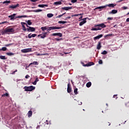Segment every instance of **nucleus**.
<instances>
[{
	"label": "nucleus",
	"instance_id": "nucleus-52",
	"mask_svg": "<svg viewBox=\"0 0 129 129\" xmlns=\"http://www.w3.org/2000/svg\"><path fill=\"white\" fill-rule=\"evenodd\" d=\"M16 72H18V70H16V71H14L12 72V74H15L16 73Z\"/></svg>",
	"mask_w": 129,
	"mask_h": 129
},
{
	"label": "nucleus",
	"instance_id": "nucleus-6",
	"mask_svg": "<svg viewBox=\"0 0 129 129\" xmlns=\"http://www.w3.org/2000/svg\"><path fill=\"white\" fill-rule=\"evenodd\" d=\"M22 53H29L32 52V48H25L21 50Z\"/></svg>",
	"mask_w": 129,
	"mask_h": 129
},
{
	"label": "nucleus",
	"instance_id": "nucleus-1",
	"mask_svg": "<svg viewBox=\"0 0 129 129\" xmlns=\"http://www.w3.org/2000/svg\"><path fill=\"white\" fill-rule=\"evenodd\" d=\"M64 27H56V26H51V27H47L44 26L41 28V30H42V32H45L46 30H47V32H49V31H52V30H59L60 29H63Z\"/></svg>",
	"mask_w": 129,
	"mask_h": 129
},
{
	"label": "nucleus",
	"instance_id": "nucleus-46",
	"mask_svg": "<svg viewBox=\"0 0 129 129\" xmlns=\"http://www.w3.org/2000/svg\"><path fill=\"white\" fill-rule=\"evenodd\" d=\"M62 40V38H55L56 41H61Z\"/></svg>",
	"mask_w": 129,
	"mask_h": 129
},
{
	"label": "nucleus",
	"instance_id": "nucleus-23",
	"mask_svg": "<svg viewBox=\"0 0 129 129\" xmlns=\"http://www.w3.org/2000/svg\"><path fill=\"white\" fill-rule=\"evenodd\" d=\"M0 59L2 60H7L8 59V57H6V56L5 55H0Z\"/></svg>",
	"mask_w": 129,
	"mask_h": 129
},
{
	"label": "nucleus",
	"instance_id": "nucleus-48",
	"mask_svg": "<svg viewBox=\"0 0 129 129\" xmlns=\"http://www.w3.org/2000/svg\"><path fill=\"white\" fill-rule=\"evenodd\" d=\"M122 9H123V10H127V7H123L122 8Z\"/></svg>",
	"mask_w": 129,
	"mask_h": 129
},
{
	"label": "nucleus",
	"instance_id": "nucleus-38",
	"mask_svg": "<svg viewBox=\"0 0 129 129\" xmlns=\"http://www.w3.org/2000/svg\"><path fill=\"white\" fill-rule=\"evenodd\" d=\"M27 24L29 25V26H31L32 25V22H31V20H28L27 21Z\"/></svg>",
	"mask_w": 129,
	"mask_h": 129
},
{
	"label": "nucleus",
	"instance_id": "nucleus-15",
	"mask_svg": "<svg viewBox=\"0 0 129 129\" xmlns=\"http://www.w3.org/2000/svg\"><path fill=\"white\" fill-rule=\"evenodd\" d=\"M25 24H26V23H25V22H21V24L22 26L23 31H27V29L26 28V27L25 26Z\"/></svg>",
	"mask_w": 129,
	"mask_h": 129
},
{
	"label": "nucleus",
	"instance_id": "nucleus-19",
	"mask_svg": "<svg viewBox=\"0 0 129 129\" xmlns=\"http://www.w3.org/2000/svg\"><path fill=\"white\" fill-rule=\"evenodd\" d=\"M39 63H38L37 61H33L31 63H30L29 64V66H31V65H38Z\"/></svg>",
	"mask_w": 129,
	"mask_h": 129
},
{
	"label": "nucleus",
	"instance_id": "nucleus-21",
	"mask_svg": "<svg viewBox=\"0 0 129 129\" xmlns=\"http://www.w3.org/2000/svg\"><path fill=\"white\" fill-rule=\"evenodd\" d=\"M109 14H112L113 15H114V14H117V10H113L109 13Z\"/></svg>",
	"mask_w": 129,
	"mask_h": 129
},
{
	"label": "nucleus",
	"instance_id": "nucleus-37",
	"mask_svg": "<svg viewBox=\"0 0 129 129\" xmlns=\"http://www.w3.org/2000/svg\"><path fill=\"white\" fill-rule=\"evenodd\" d=\"M3 4H11L10 1H6L3 2Z\"/></svg>",
	"mask_w": 129,
	"mask_h": 129
},
{
	"label": "nucleus",
	"instance_id": "nucleus-47",
	"mask_svg": "<svg viewBox=\"0 0 129 129\" xmlns=\"http://www.w3.org/2000/svg\"><path fill=\"white\" fill-rule=\"evenodd\" d=\"M29 77H30V76H29V75H27L25 76L26 79H28V78H29Z\"/></svg>",
	"mask_w": 129,
	"mask_h": 129
},
{
	"label": "nucleus",
	"instance_id": "nucleus-30",
	"mask_svg": "<svg viewBox=\"0 0 129 129\" xmlns=\"http://www.w3.org/2000/svg\"><path fill=\"white\" fill-rule=\"evenodd\" d=\"M105 8H106V6H100V7L96 8V9H98L99 10H100L101 9H105Z\"/></svg>",
	"mask_w": 129,
	"mask_h": 129
},
{
	"label": "nucleus",
	"instance_id": "nucleus-54",
	"mask_svg": "<svg viewBox=\"0 0 129 129\" xmlns=\"http://www.w3.org/2000/svg\"><path fill=\"white\" fill-rule=\"evenodd\" d=\"M35 81H36V82H38V81H39V79L38 78H36Z\"/></svg>",
	"mask_w": 129,
	"mask_h": 129
},
{
	"label": "nucleus",
	"instance_id": "nucleus-41",
	"mask_svg": "<svg viewBox=\"0 0 129 129\" xmlns=\"http://www.w3.org/2000/svg\"><path fill=\"white\" fill-rule=\"evenodd\" d=\"M71 3H73V4L77 3V0H71Z\"/></svg>",
	"mask_w": 129,
	"mask_h": 129
},
{
	"label": "nucleus",
	"instance_id": "nucleus-20",
	"mask_svg": "<svg viewBox=\"0 0 129 129\" xmlns=\"http://www.w3.org/2000/svg\"><path fill=\"white\" fill-rule=\"evenodd\" d=\"M115 5H114V4H110L109 5H106V6H105L106 8V7H109V8H113Z\"/></svg>",
	"mask_w": 129,
	"mask_h": 129
},
{
	"label": "nucleus",
	"instance_id": "nucleus-22",
	"mask_svg": "<svg viewBox=\"0 0 129 129\" xmlns=\"http://www.w3.org/2000/svg\"><path fill=\"white\" fill-rule=\"evenodd\" d=\"M38 7V8H44L45 7H48V5H44V4L39 5Z\"/></svg>",
	"mask_w": 129,
	"mask_h": 129
},
{
	"label": "nucleus",
	"instance_id": "nucleus-62",
	"mask_svg": "<svg viewBox=\"0 0 129 129\" xmlns=\"http://www.w3.org/2000/svg\"><path fill=\"white\" fill-rule=\"evenodd\" d=\"M6 23H7V22H1L2 24L3 25V24H6Z\"/></svg>",
	"mask_w": 129,
	"mask_h": 129
},
{
	"label": "nucleus",
	"instance_id": "nucleus-56",
	"mask_svg": "<svg viewBox=\"0 0 129 129\" xmlns=\"http://www.w3.org/2000/svg\"><path fill=\"white\" fill-rule=\"evenodd\" d=\"M6 47H9V46H11V44H6Z\"/></svg>",
	"mask_w": 129,
	"mask_h": 129
},
{
	"label": "nucleus",
	"instance_id": "nucleus-39",
	"mask_svg": "<svg viewBox=\"0 0 129 129\" xmlns=\"http://www.w3.org/2000/svg\"><path fill=\"white\" fill-rule=\"evenodd\" d=\"M82 64L83 66H84V67H88V63L85 64L84 63L82 62Z\"/></svg>",
	"mask_w": 129,
	"mask_h": 129
},
{
	"label": "nucleus",
	"instance_id": "nucleus-13",
	"mask_svg": "<svg viewBox=\"0 0 129 129\" xmlns=\"http://www.w3.org/2000/svg\"><path fill=\"white\" fill-rule=\"evenodd\" d=\"M103 37V35L100 34L99 35H98L94 38V40H98L100 39V38H102Z\"/></svg>",
	"mask_w": 129,
	"mask_h": 129
},
{
	"label": "nucleus",
	"instance_id": "nucleus-42",
	"mask_svg": "<svg viewBox=\"0 0 129 129\" xmlns=\"http://www.w3.org/2000/svg\"><path fill=\"white\" fill-rule=\"evenodd\" d=\"M28 37L29 39H31L32 38V35H31V34L28 35Z\"/></svg>",
	"mask_w": 129,
	"mask_h": 129
},
{
	"label": "nucleus",
	"instance_id": "nucleus-10",
	"mask_svg": "<svg viewBox=\"0 0 129 129\" xmlns=\"http://www.w3.org/2000/svg\"><path fill=\"white\" fill-rule=\"evenodd\" d=\"M52 36H58V37H62L63 35L61 33H53L52 34Z\"/></svg>",
	"mask_w": 129,
	"mask_h": 129
},
{
	"label": "nucleus",
	"instance_id": "nucleus-9",
	"mask_svg": "<svg viewBox=\"0 0 129 129\" xmlns=\"http://www.w3.org/2000/svg\"><path fill=\"white\" fill-rule=\"evenodd\" d=\"M47 32H44L43 33V34H40L38 35V37H41V39H44V38H46V36H47Z\"/></svg>",
	"mask_w": 129,
	"mask_h": 129
},
{
	"label": "nucleus",
	"instance_id": "nucleus-36",
	"mask_svg": "<svg viewBox=\"0 0 129 129\" xmlns=\"http://www.w3.org/2000/svg\"><path fill=\"white\" fill-rule=\"evenodd\" d=\"M82 14H75V15H72V17H78V16H82Z\"/></svg>",
	"mask_w": 129,
	"mask_h": 129
},
{
	"label": "nucleus",
	"instance_id": "nucleus-44",
	"mask_svg": "<svg viewBox=\"0 0 129 129\" xmlns=\"http://www.w3.org/2000/svg\"><path fill=\"white\" fill-rule=\"evenodd\" d=\"M110 36H112V34H107L105 36V38H106V37H109Z\"/></svg>",
	"mask_w": 129,
	"mask_h": 129
},
{
	"label": "nucleus",
	"instance_id": "nucleus-40",
	"mask_svg": "<svg viewBox=\"0 0 129 129\" xmlns=\"http://www.w3.org/2000/svg\"><path fill=\"white\" fill-rule=\"evenodd\" d=\"M32 38H35V37H37V34H33L31 35Z\"/></svg>",
	"mask_w": 129,
	"mask_h": 129
},
{
	"label": "nucleus",
	"instance_id": "nucleus-14",
	"mask_svg": "<svg viewBox=\"0 0 129 129\" xmlns=\"http://www.w3.org/2000/svg\"><path fill=\"white\" fill-rule=\"evenodd\" d=\"M72 7H63L61 9L64 10V11H69V10H72Z\"/></svg>",
	"mask_w": 129,
	"mask_h": 129
},
{
	"label": "nucleus",
	"instance_id": "nucleus-18",
	"mask_svg": "<svg viewBox=\"0 0 129 129\" xmlns=\"http://www.w3.org/2000/svg\"><path fill=\"white\" fill-rule=\"evenodd\" d=\"M101 30V28L100 27H96V28H93L91 29V31H99Z\"/></svg>",
	"mask_w": 129,
	"mask_h": 129
},
{
	"label": "nucleus",
	"instance_id": "nucleus-4",
	"mask_svg": "<svg viewBox=\"0 0 129 129\" xmlns=\"http://www.w3.org/2000/svg\"><path fill=\"white\" fill-rule=\"evenodd\" d=\"M14 32H15L14 28H8L2 31V35H5V34H7V33H14Z\"/></svg>",
	"mask_w": 129,
	"mask_h": 129
},
{
	"label": "nucleus",
	"instance_id": "nucleus-57",
	"mask_svg": "<svg viewBox=\"0 0 129 129\" xmlns=\"http://www.w3.org/2000/svg\"><path fill=\"white\" fill-rule=\"evenodd\" d=\"M36 129H40V125H37L36 127Z\"/></svg>",
	"mask_w": 129,
	"mask_h": 129
},
{
	"label": "nucleus",
	"instance_id": "nucleus-17",
	"mask_svg": "<svg viewBox=\"0 0 129 129\" xmlns=\"http://www.w3.org/2000/svg\"><path fill=\"white\" fill-rule=\"evenodd\" d=\"M101 48V42L100 41L98 42V44L97 46V50H100Z\"/></svg>",
	"mask_w": 129,
	"mask_h": 129
},
{
	"label": "nucleus",
	"instance_id": "nucleus-64",
	"mask_svg": "<svg viewBox=\"0 0 129 129\" xmlns=\"http://www.w3.org/2000/svg\"><path fill=\"white\" fill-rule=\"evenodd\" d=\"M66 13H63V14H62V16H64V15H66Z\"/></svg>",
	"mask_w": 129,
	"mask_h": 129
},
{
	"label": "nucleus",
	"instance_id": "nucleus-53",
	"mask_svg": "<svg viewBox=\"0 0 129 129\" xmlns=\"http://www.w3.org/2000/svg\"><path fill=\"white\" fill-rule=\"evenodd\" d=\"M45 124H49V122L48 121V120H46V121L45 122Z\"/></svg>",
	"mask_w": 129,
	"mask_h": 129
},
{
	"label": "nucleus",
	"instance_id": "nucleus-29",
	"mask_svg": "<svg viewBox=\"0 0 129 129\" xmlns=\"http://www.w3.org/2000/svg\"><path fill=\"white\" fill-rule=\"evenodd\" d=\"M86 86L88 88H89L91 86V82H89L86 84Z\"/></svg>",
	"mask_w": 129,
	"mask_h": 129
},
{
	"label": "nucleus",
	"instance_id": "nucleus-8",
	"mask_svg": "<svg viewBox=\"0 0 129 129\" xmlns=\"http://www.w3.org/2000/svg\"><path fill=\"white\" fill-rule=\"evenodd\" d=\"M27 32H35L36 29L34 27H29V28H27Z\"/></svg>",
	"mask_w": 129,
	"mask_h": 129
},
{
	"label": "nucleus",
	"instance_id": "nucleus-26",
	"mask_svg": "<svg viewBox=\"0 0 129 129\" xmlns=\"http://www.w3.org/2000/svg\"><path fill=\"white\" fill-rule=\"evenodd\" d=\"M9 97V93H6L5 94H4L2 95V97Z\"/></svg>",
	"mask_w": 129,
	"mask_h": 129
},
{
	"label": "nucleus",
	"instance_id": "nucleus-33",
	"mask_svg": "<svg viewBox=\"0 0 129 129\" xmlns=\"http://www.w3.org/2000/svg\"><path fill=\"white\" fill-rule=\"evenodd\" d=\"M42 10L41 9H38V10H33V12H34V13H39L40 12H42Z\"/></svg>",
	"mask_w": 129,
	"mask_h": 129
},
{
	"label": "nucleus",
	"instance_id": "nucleus-3",
	"mask_svg": "<svg viewBox=\"0 0 129 129\" xmlns=\"http://www.w3.org/2000/svg\"><path fill=\"white\" fill-rule=\"evenodd\" d=\"M36 87L33 86H25L24 87V89H25V91H33V90H35Z\"/></svg>",
	"mask_w": 129,
	"mask_h": 129
},
{
	"label": "nucleus",
	"instance_id": "nucleus-59",
	"mask_svg": "<svg viewBox=\"0 0 129 129\" xmlns=\"http://www.w3.org/2000/svg\"><path fill=\"white\" fill-rule=\"evenodd\" d=\"M82 18H83V16L81 15L80 18H79V19L80 20V19H82Z\"/></svg>",
	"mask_w": 129,
	"mask_h": 129
},
{
	"label": "nucleus",
	"instance_id": "nucleus-61",
	"mask_svg": "<svg viewBox=\"0 0 129 129\" xmlns=\"http://www.w3.org/2000/svg\"><path fill=\"white\" fill-rule=\"evenodd\" d=\"M66 19H71V17L69 16L66 18Z\"/></svg>",
	"mask_w": 129,
	"mask_h": 129
},
{
	"label": "nucleus",
	"instance_id": "nucleus-55",
	"mask_svg": "<svg viewBox=\"0 0 129 129\" xmlns=\"http://www.w3.org/2000/svg\"><path fill=\"white\" fill-rule=\"evenodd\" d=\"M37 1H38V0H31V2H32V3H36V2H37Z\"/></svg>",
	"mask_w": 129,
	"mask_h": 129
},
{
	"label": "nucleus",
	"instance_id": "nucleus-27",
	"mask_svg": "<svg viewBox=\"0 0 129 129\" xmlns=\"http://www.w3.org/2000/svg\"><path fill=\"white\" fill-rule=\"evenodd\" d=\"M93 65H94V63L93 62H89L88 63V66L89 67L90 66H92Z\"/></svg>",
	"mask_w": 129,
	"mask_h": 129
},
{
	"label": "nucleus",
	"instance_id": "nucleus-34",
	"mask_svg": "<svg viewBox=\"0 0 129 129\" xmlns=\"http://www.w3.org/2000/svg\"><path fill=\"white\" fill-rule=\"evenodd\" d=\"M58 24H67V21H58Z\"/></svg>",
	"mask_w": 129,
	"mask_h": 129
},
{
	"label": "nucleus",
	"instance_id": "nucleus-51",
	"mask_svg": "<svg viewBox=\"0 0 129 129\" xmlns=\"http://www.w3.org/2000/svg\"><path fill=\"white\" fill-rule=\"evenodd\" d=\"M61 17H63V15H58V16H57L56 18H61Z\"/></svg>",
	"mask_w": 129,
	"mask_h": 129
},
{
	"label": "nucleus",
	"instance_id": "nucleus-50",
	"mask_svg": "<svg viewBox=\"0 0 129 129\" xmlns=\"http://www.w3.org/2000/svg\"><path fill=\"white\" fill-rule=\"evenodd\" d=\"M107 20H113V18H112V17H108V18H107Z\"/></svg>",
	"mask_w": 129,
	"mask_h": 129
},
{
	"label": "nucleus",
	"instance_id": "nucleus-12",
	"mask_svg": "<svg viewBox=\"0 0 129 129\" xmlns=\"http://www.w3.org/2000/svg\"><path fill=\"white\" fill-rule=\"evenodd\" d=\"M19 6V4H17L16 5H11L9 6V9H17Z\"/></svg>",
	"mask_w": 129,
	"mask_h": 129
},
{
	"label": "nucleus",
	"instance_id": "nucleus-43",
	"mask_svg": "<svg viewBox=\"0 0 129 129\" xmlns=\"http://www.w3.org/2000/svg\"><path fill=\"white\" fill-rule=\"evenodd\" d=\"M47 55V53H44V54H40V53H38L37 54V56H40V55Z\"/></svg>",
	"mask_w": 129,
	"mask_h": 129
},
{
	"label": "nucleus",
	"instance_id": "nucleus-35",
	"mask_svg": "<svg viewBox=\"0 0 129 129\" xmlns=\"http://www.w3.org/2000/svg\"><path fill=\"white\" fill-rule=\"evenodd\" d=\"M101 54H102V55H106V54H107V51L106 50H104L101 53Z\"/></svg>",
	"mask_w": 129,
	"mask_h": 129
},
{
	"label": "nucleus",
	"instance_id": "nucleus-7",
	"mask_svg": "<svg viewBox=\"0 0 129 129\" xmlns=\"http://www.w3.org/2000/svg\"><path fill=\"white\" fill-rule=\"evenodd\" d=\"M71 84H70V83H69L68 84V88H67V92L68 93H71V91H72V89L71 88V87H70Z\"/></svg>",
	"mask_w": 129,
	"mask_h": 129
},
{
	"label": "nucleus",
	"instance_id": "nucleus-11",
	"mask_svg": "<svg viewBox=\"0 0 129 129\" xmlns=\"http://www.w3.org/2000/svg\"><path fill=\"white\" fill-rule=\"evenodd\" d=\"M86 19H87V18H84V19H83V21H82V22H81L80 23V24H79V26H83V25H84V24H86Z\"/></svg>",
	"mask_w": 129,
	"mask_h": 129
},
{
	"label": "nucleus",
	"instance_id": "nucleus-16",
	"mask_svg": "<svg viewBox=\"0 0 129 129\" xmlns=\"http://www.w3.org/2000/svg\"><path fill=\"white\" fill-rule=\"evenodd\" d=\"M28 117H31L33 115V111L32 110H29L27 113Z\"/></svg>",
	"mask_w": 129,
	"mask_h": 129
},
{
	"label": "nucleus",
	"instance_id": "nucleus-49",
	"mask_svg": "<svg viewBox=\"0 0 129 129\" xmlns=\"http://www.w3.org/2000/svg\"><path fill=\"white\" fill-rule=\"evenodd\" d=\"M32 84H33V85H36L37 84V82L35 81L32 83Z\"/></svg>",
	"mask_w": 129,
	"mask_h": 129
},
{
	"label": "nucleus",
	"instance_id": "nucleus-24",
	"mask_svg": "<svg viewBox=\"0 0 129 129\" xmlns=\"http://www.w3.org/2000/svg\"><path fill=\"white\" fill-rule=\"evenodd\" d=\"M54 5H55V6H58L59 5H62V2H61V1L54 2Z\"/></svg>",
	"mask_w": 129,
	"mask_h": 129
},
{
	"label": "nucleus",
	"instance_id": "nucleus-2",
	"mask_svg": "<svg viewBox=\"0 0 129 129\" xmlns=\"http://www.w3.org/2000/svg\"><path fill=\"white\" fill-rule=\"evenodd\" d=\"M16 15L17 14H13V15L9 16L8 18H10L11 21H13V20H16V19H20L21 18H28V16L26 15L18 16L15 18V17H16Z\"/></svg>",
	"mask_w": 129,
	"mask_h": 129
},
{
	"label": "nucleus",
	"instance_id": "nucleus-60",
	"mask_svg": "<svg viewBox=\"0 0 129 129\" xmlns=\"http://www.w3.org/2000/svg\"><path fill=\"white\" fill-rule=\"evenodd\" d=\"M25 25H26V27H27V28H29V27H30L26 23H25Z\"/></svg>",
	"mask_w": 129,
	"mask_h": 129
},
{
	"label": "nucleus",
	"instance_id": "nucleus-31",
	"mask_svg": "<svg viewBox=\"0 0 129 129\" xmlns=\"http://www.w3.org/2000/svg\"><path fill=\"white\" fill-rule=\"evenodd\" d=\"M53 16H54V15H53V14L49 13L47 15V18H52V17H53Z\"/></svg>",
	"mask_w": 129,
	"mask_h": 129
},
{
	"label": "nucleus",
	"instance_id": "nucleus-45",
	"mask_svg": "<svg viewBox=\"0 0 129 129\" xmlns=\"http://www.w3.org/2000/svg\"><path fill=\"white\" fill-rule=\"evenodd\" d=\"M102 63H103L102 60L99 59V64H102Z\"/></svg>",
	"mask_w": 129,
	"mask_h": 129
},
{
	"label": "nucleus",
	"instance_id": "nucleus-63",
	"mask_svg": "<svg viewBox=\"0 0 129 129\" xmlns=\"http://www.w3.org/2000/svg\"><path fill=\"white\" fill-rule=\"evenodd\" d=\"M64 54H69V52H64Z\"/></svg>",
	"mask_w": 129,
	"mask_h": 129
},
{
	"label": "nucleus",
	"instance_id": "nucleus-25",
	"mask_svg": "<svg viewBox=\"0 0 129 129\" xmlns=\"http://www.w3.org/2000/svg\"><path fill=\"white\" fill-rule=\"evenodd\" d=\"M6 54L8 55V56H14V55H15V53L13 52H7L6 53Z\"/></svg>",
	"mask_w": 129,
	"mask_h": 129
},
{
	"label": "nucleus",
	"instance_id": "nucleus-58",
	"mask_svg": "<svg viewBox=\"0 0 129 129\" xmlns=\"http://www.w3.org/2000/svg\"><path fill=\"white\" fill-rule=\"evenodd\" d=\"M126 22H129V18H127L126 20Z\"/></svg>",
	"mask_w": 129,
	"mask_h": 129
},
{
	"label": "nucleus",
	"instance_id": "nucleus-32",
	"mask_svg": "<svg viewBox=\"0 0 129 129\" xmlns=\"http://www.w3.org/2000/svg\"><path fill=\"white\" fill-rule=\"evenodd\" d=\"M7 48L6 47H3L2 48H0V51H7Z\"/></svg>",
	"mask_w": 129,
	"mask_h": 129
},
{
	"label": "nucleus",
	"instance_id": "nucleus-28",
	"mask_svg": "<svg viewBox=\"0 0 129 129\" xmlns=\"http://www.w3.org/2000/svg\"><path fill=\"white\" fill-rule=\"evenodd\" d=\"M78 89L76 88L74 89V92L76 95H77L78 94Z\"/></svg>",
	"mask_w": 129,
	"mask_h": 129
},
{
	"label": "nucleus",
	"instance_id": "nucleus-5",
	"mask_svg": "<svg viewBox=\"0 0 129 129\" xmlns=\"http://www.w3.org/2000/svg\"><path fill=\"white\" fill-rule=\"evenodd\" d=\"M95 27H98V28H100L101 29H103L104 28H106V25H105L104 24V23H101L100 24L95 25Z\"/></svg>",
	"mask_w": 129,
	"mask_h": 129
}]
</instances>
